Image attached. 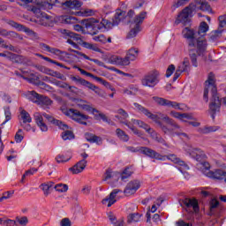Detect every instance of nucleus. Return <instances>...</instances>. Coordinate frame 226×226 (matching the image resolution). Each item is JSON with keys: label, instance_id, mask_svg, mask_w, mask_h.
Here are the masks:
<instances>
[{"label": "nucleus", "instance_id": "1", "mask_svg": "<svg viewBox=\"0 0 226 226\" xmlns=\"http://www.w3.org/2000/svg\"><path fill=\"white\" fill-rule=\"evenodd\" d=\"M209 31V25L202 21L200 24L199 29L185 27L182 31V34L187 45V50L192 66L199 65L197 64L198 56H204L207 52V39H206V33Z\"/></svg>", "mask_w": 226, "mask_h": 226}, {"label": "nucleus", "instance_id": "2", "mask_svg": "<svg viewBox=\"0 0 226 226\" xmlns=\"http://www.w3.org/2000/svg\"><path fill=\"white\" fill-rule=\"evenodd\" d=\"M134 110L139 112V114H144L147 116L148 119L154 121V123L157 124L159 128L163 132L165 135H170V137H185L188 139V134L183 132V129H181V125L177 124L174 119L169 117L168 116H163L160 113V116L162 121H165L166 124L160 121V117L158 115H154L149 111V109H146L144 106L134 102Z\"/></svg>", "mask_w": 226, "mask_h": 226}, {"label": "nucleus", "instance_id": "3", "mask_svg": "<svg viewBox=\"0 0 226 226\" xmlns=\"http://www.w3.org/2000/svg\"><path fill=\"white\" fill-rule=\"evenodd\" d=\"M216 79L213 72L208 74L207 79L205 81V89L203 94V98L205 102H209V89L212 93V99L209 105V110L211 113L212 119H215V114L220 112V107H222V102L220 101V96H218L216 89Z\"/></svg>", "mask_w": 226, "mask_h": 226}, {"label": "nucleus", "instance_id": "4", "mask_svg": "<svg viewBox=\"0 0 226 226\" xmlns=\"http://www.w3.org/2000/svg\"><path fill=\"white\" fill-rule=\"evenodd\" d=\"M141 154H145V156H148V158H153L154 160H160L161 162H165L167 160H170L173 163H177L178 165V170L184 174L185 177H190V175L186 170H190V167L185 161H182L176 154L170 155H162L160 153L146 147H141Z\"/></svg>", "mask_w": 226, "mask_h": 226}, {"label": "nucleus", "instance_id": "5", "mask_svg": "<svg viewBox=\"0 0 226 226\" xmlns=\"http://www.w3.org/2000/svg\"><path fill=\"white\" fill-rule=\"evenodd\" d=\"M34 117L37 126H39L40 130L42 132H48L49 130V126H47V124H45L43 121V117H45V119H47L49 123H52V124L58 126L60 130H68V124L61 122V120L54 118V117L49 114L36 112L34 114Z\"/></svg>", "mask_w": 226, "mask_h": 226}, {"label": "nucleus", "instance_id": "6", "mask_svg": "<svg viewBox=\"0 0 226 226\" xmlns=\"http://www.w3.org/2000/svg\"><path fill=\"white\" fill-rule=\"evenodd\" d=\"M82 26L80 25H74L73 29L74 31H78V33H86L88 31L90 34H96L98 33V30L102 29L103 27V24L99 23L96 19H83L81 21Z\"/></svg>", "mask_w": 226, "mask_h": 226}, {"label": "nucleus", "instance_id": "7", "mask_svg": "<svg viewBox=\"0 0 226 226\" xmlns=\"http://www.w3.org/2000/svg\"><path fill=\"white\" fill-rule=\"evenodd\" d=\"M139 57V49L132 48L128 50L125 57L113 56L109 58V64H116L117 66H128L130 61H135Z\"/></svg>", "mask_w": 226, "mask_h": 226}, {"label": "nucleus", "instance_id": "8", "mask_svg": "<svg viewBox=\"0 0 226 226\" xmlns=\"http://www.w3.org/2000/svg\"><path fill=\"white\" fill-rule=\"evenodd\" d=\"M26 96L30 102L36 103V105H39V107L42 109H47L49 106L52 105V100H50V98L41 95L35 91H28Z\"/></svg>", "mask_w": 226, "mask_h": 226}, {"label": "nucleus", "instance_id": "9", "mask_svg": "<svg viewBox=\"0 0 226 226\" xmlns=\"http://www.w3.org/2000/svg\"><path fill=\"white\" fill-rule=\"evenodd\" d=\"M193 11H195V6L191 4L189 6L182 10V11L177 15L175 24H190L191 19L193 17Z\"/></svg>", "mask_w": 226, "mask_h": 226}, {"label": "nucleus", "instance_id": "10", "mask_svg": "<svg viewBox=\"0 0 226 226\" xmlns=\"http://www.w3.org/2000/svg\"><path fill=\"white\" fill-rule=\"evenodd\" d=\"M65 116H69L74 121H77V123H79V124H87L86 121L89 119V117L80 113V111L73 109H67L64 112Z\"/></svg>", "mask_w": 226, "mask_h": 226}, {"label": "nucleus", "instance_id": "11", "mask_svg": "<svg viewBox=\"0 0 226 226\" xmlns=\"http://www.w3.org/2000/svg\"><path fill=\"white\" fill-rule=\"evenodd\" d=\"M158 82H160V79L158 78V72L156 71L147 74L141 79V84L145 87H154Z\"/></svg>", "mask_w": 226, "mask_h": 226}, {"label": "nucleus", "instance_id": "12", "mask_svg": "<svg viewBox=\"0 0 226 226\" xmlns=\"http://www.w3.org/2000/svg\"><path fill=\"white\" fill-rule=\"evenodd\" d=\"M62 34H64L68 37L67 43L69 45H72L73 49H79V44L82 41V39L80 38V35L78 34H75L73 32H70L69 30L63 29L61 31Z\"/></svg>", "mask_w": 226, "mask_h": 226}, {"label": "nucleus", "instance_id": "13", "mask_svg": "<svg viewBox=\"0 0 226 226\" xmlns=\"http://www.w3.org/2000/svg\"><path fill=\"white\" fill-rule=\"evenodd\" d=\"M82 160L79 161L77 164H75L73 167L70 168L69 170L72 172V174H80L86 169L87 165V161L86 159L89 156L87 153L81 154Z\"/></svg>", "mask_w": 226, "mask_h": 226}, {"label": "nucleus", "instance_id": "14", "mask_svg": "<svg viewBox=\"0 0 226 226\" xmlns=\"http://www.w3.org/2000/svg\"><path fill=\"white\" fill-rule=\"evenodd\" d=\"M60 4H62L64 10H79L82 7V2L79 0H56Z\"/></svg>", "mask_w": 226, "mask_h": 226}, {"label": "nucleus", "instance_id": "15", "mask_svg": "<svg viewBox=\"0 0 226 226\" xmlns=\"http://www.w3.org/2000/svg\"><path fill=\"white\" fill-rule=\"evenodd\" d=\"M205 175L207 176V177H210L211 179H216L217 181H222L226 177V171L220 169H217L215 171L211 170H207L205 171Z\"/></svg>", "mask_w": 226, "mask_h": 226}, {"label": "nucleus", "instance_id": "16", "mask_svg": "<svg viewBox=\"0 0 226 226\" xmlns=\"http://www.w3.org/2000/svg\"><path fill=\"white\" fill-rule=\"evenodd\" d=\"M190 71V62L185 59L183 63L179 64L173 77V82H176L181 77V73Z\"/></svg>", "mask_w": 226, "mask_h": 226}, {"label": "nucleus", "instance_id": "17", "mask_svg": "<svg viewBox=\"0 0 226 226\" xmlns=\"http://www.w3.org/2000/svg\"><path fill=\"white\" fill-rule=\"evenodd\" d=\"M154 100L155 103L162 105V107H172V109H177L178 110H181V104L176 102H172L162 97H154Z\"/></svg>", "mask_w": 226, "mask_h": 226}, {"label": "nucleus", "instance_id": "18", "mask_svg": "<svg viewBox=\"0 0 226 226\" xmlns=\"http://www.w3.org/2000/svg\"><path fill=\"white\" fill-rule=\"evenodd\" d=\"M71 80H72V82H76V84H79L80 86H84L85 87L91 89V91H96V89H98V87L80 78V76H71Z\"/></svg>", "mask_w": 226, "mask_h": 226}, {"label": "nucleus", "instance_id": "19", "mask_svg": "<svg viewBox=\"0 0 226 226\" xmlns=\"http://www.w3.org/2000/svg\"><path fill=\"white\" fill-rule=\"evenodd\" d=\"M117 193H121V190L119 189L113 190L108 197L102 200V203L103 204V206H107L108 207H110L111 206H113V204H116V202H117V200H116Z\"/></svg>", "mask_w": 226, "mask_h": 226}, {"label": "nucleus", "instance_id": "20", "mask_svg": "<svg viewBox=\"0 0 226 226\" xmlns=\"http://www.w3.org/2000/svg\"><path fill=\"white\" fill-rule=\"evenodd\" d=\"M139 188L140 182H139V180H133L127 184L124 193H125V195H133V193H135V192H137V190H139Z\"/></svg>", "mask_w": 226, "mask_h": 226}, {"label": "nucleus", "instance_id": "21", "mask_svg": "<svg viewBox=\"0 0 226 226\" xmlns=\"http://www.w3.org/2000/svg\"><path fill=\"white\" fill-rule=\"evenodd\" d=\"M189 154L197 162H202V160H206V158H207L206 153H204V151L200 148H191L189 150Z\"/></svg>", "mask_w": 226, "mask_h": 226}, {"label": "nucleus", "instance_id": "22", "mask_svg": "<svg viewBox=\"0 0 226 226\" xmlns=\"http://www.w3.org/2000/svg\"><path fill=\"white\" fill-rule=\"evenodd\" d=\"M183 204L187 209L192 208L193 213H199V201L195 198H185Z\"/></svg>", "mask_w": 226, "mask_h": 226}, {"label": "nucleus", "instance_id": "23", "mask_svg": "<svg viewBox=\"0 0 226 226\" xmlns=\"http://www.w3.org/2000/svg\"><path fill=\"white\" fill-rule=\"evenodd\" d=\"M2 20L5 22V24H8V26H11V27L17 29V31H24V33H31V29L26 27L24 25L15 22L14 20L4 19V18L2 19Z\"/></svg>", "mask_w": 226, "mask_h": 226}, {"label": "nucleus", "instance_id": "24", "mask_svg": "<svg viewBox=\"0 0 226 226\" xmlns=\"http://www.w3.org/2000/svg\"><path fill=\"white\" fill-rule=\"evenodd\" d=\"M76 105L79 107V109H82L83 110H87V112H91L92 114H94V112H98V109L91 107L89 104H87V102L78 99L76 101Z\"/></svg>", "mask_w": 226, "mask_h": 226}, {"label": "nucleus", "instance_id": "25", "mask_svg": "<svg viewBox=\"0 0 226 226\" xmlns=\"http://www.w3.org/2000/svg\"><path fill=\"white\" fill-rule=\"evenodd\" d=\"M194 10L200 8L202 11H211V5L206 0H195Z\"/></svg>", "mask_w": 226, "mask_h": 226}, {"label": "nucleus", "instance_id": "26", "mask_svg": "<svg viewBox=\"0 0 226 226\" xmlns=\"http://www.w3.org/2000/svg\"><path fill=\"white\" fill-rule=\"evenodd\" d=\"M147 17V11H141L139 14L136 15L133 21H132V26H136L138 27H140L142 26V23L144 20H146V18Z\"/></svg>", "mask_w": 226, "mask_h": 226}, {"label": "nucleus", "instance_id": "27", "mask_svg": "<svg viewBox=\"0 0 226 226\" xmlns=\"http://www.w3.org/2000/svg\"><path fill=\"white\" fill-rule=\"evenodd\" d=\"M54 22V19L51 16H49L47 13H41L39 23L41 26H50Z\"/></svg>", "mask_w": 226, "mask_h": 226}, {"label": "nucleus", "instance_id": "28", "mask_svg": "<svg viewBox=\"0 0 226 226\" xmlns=\"http://www.w3.org/2000/svg\"><path fill=\"white\" fill-rule=\"evenodd\" d=\"M40 48L42 50H45L46 52H50L51 54H55V56H61V54H63V51H61V49H57L56 48H51L50 46H49L45 43H41Z\"/></svg>", "mask_w": 226, "mask_h": 226}, {"label": "nucleus", "instance_id": "29", "mask_svg": "<svg viewBox=\"0 0 226 226\" xmlns=\"http://www.w3.org/2000/svg\"><path fill=\"white\" fill-rule=\"evenodd\" d=\"M85 139L87 140V142H91L92 144H98V146L102 145V138L98 137L94 134L87 132L85 134Z\"/></svg>", "mask_w": 226, "mask_h": 226}, {"label": "nucleus", "instance_id": "30", "mask_svg": "<svg viewBox=\"0 0 226 226\" xmlns=\"http://www.w3.org/2000/svg\"><path fill=\"white\" fill-rule=\"evenodd\" d=\"M124 15H125L124 11L121 10H117L113 18L112 26H119V22H121V20L124 19Z\"/></svg>", "mask_w": 226, "mask_h": 226}, {"label": "nucleus", "instance_id": "31", "mask_svg": "<svg viewBox=\"0 0 226 226\" xmlns=\"http://www.w3.org/2000/svg\"><path fill=\"white\" fill-rule=\"evenodd\" d=\"M12 60L14 63H18V64H29L30 63V60L27 57L20 55H13Z\"/></svg>", "mask_w": 226, "mask_h": 226}, {"label": "nucleus", "instance_id": "32", "mask_svg": "<svg viewBox=\"0 0 226 226\" xmlns=\"http://www.w3.org/2000/svg\"><path fill=\"white\" fill-rule=\"evenodd\" d=\"M116 134L119 140H122V142H128V140H130V136L120 128L116 130Z\"/></svg>", "mask_w": 226, "mask_h": 226}, {"label": "nucleus", "instance_id": "33", "mask_svg": "<svg viewBox=\"0 0 226 226\" xmlns=\"http://www.w3.org/2000/svg\"><path fill=\"white\" fill-rule=\"evenodd\" d=\"M40 70H41V72H43L47 75H50L51 77H56V79H63V77H64L63 74H61L58 72L52 71V70L47 69L45 67H41Z\"/></svg>", "mask_w": 226, "mask_h": 226}, {"label": "nucleus", "instance_id": "34", "mask_svg": "<svg viewBox=\"0 0 226 226\" xmlns=\"http://www.w3.org/2000/svg\"><path fill=\"white\" fill-rule=\"evenodd\" d=\"M170 116L176 119H180V121H183V119H192V115L187 113L181 114L179 112L170 111Z\"/></svg>", "mask_w": 226, "mask_h": 226}, {"label": "nucleus", "instance_id": "35", "mask_svg": "<svg viewBox=\"0 0 226 226\" xmlns=\"http://www.w3.org/2000/svg\"><path fill=\"white\" fill-rule=\"evenodd\" d=\"M131 27H132V29L127 34V38L129 40L132 38H135V36H137L141 31L140 27L137 26L135 25H131Z\"/></svg>", "mask_w": 226, "mask_h": 226}, {"label": "nucleus", "instance_id": "36", "mask_svg": "<svg viewBox=\"0 0 226 226\" xmlns=\"http://www.w3.org/2000/svg\"><path fill=\"white\" fill-rule=\"evenodd\" d=\"M77 17H91L94 15V11L91 9H84L74 13Z\"/></svg>", "mask_w": 226, "mask_h": 226}, {"label": "nucleus", "instance_id": "37", "mask_svg": "<svg viewBox=\"0 0 226 226\" xmlns=\"http://www.w3.org/2000/svg\"><path fill=\"white\" fill-rule=\"evenodd\" d=\"M41 190L44 192V195H49L50 193V191L52 188H54V183L53 182H48L41 185Z\"/></svg>", "mask_w": 226, "mask_h": 226}, {"label": "nucleus", "instance_id": "38", "mask_svg": "<svg viewBox=\"0 0 226 226\" xmlns=\"http://www.w3.org/2000/svg\"><path fill=\"white\" fill-rule=\"evenodd\" d=\"M117 113L119 115H117L115 117L118 119V121H124L125 119H128V117H130V115H128V112H126V110H124V109H117ZM119 116H121L122 117Z\"/></svg>", "mask_w": 226, "mask_h": 226}, {"label": "nucleus", "instance_id": "39", "mask_svg": "<svg viewBox=\"0 0 226 226\" xmlns=\"http://www.w3.org/2000/svg\"><path fill=\"white\" fill-rule=\"evenodd\" d=\"M20 117L23 121V124H26V123H31L33 121V118H31V115L26 109H22L20 112Z\"/></svg>", "mask_w": 226, "mask_h": 226}, {"label": "nucleus", "instance_id": "40", "mask_svg": "<svg viewBox=\"0 0 226 226\" xmlns=\"http://www.w3.org/2000/svg\"><path fill=\"white\" fill-rule=\"evenodd\" d=\"M132 174H133V169H132V167L125 168L121 174L122 181H124V179H128V177H130Z\"/></svg>", "mask_w": 226, "mask_h": 226}, {"label": "nucleus", "instance_id": "41", "mask_svg": "<svg viewBox=\"0 0 226 226\" xmlns=\"http://www.w3.org/2000/svg\"><path fill=\"white\" fill-rule=\"evenodd\" d=\"M140 216H142V215H141L140 214H139V213L130 214V215H128L127 222H128L129 223H133V222H139Z\"/></svg>", "mask_w": 226, "mask_h": 226}, {"label": "nucleus", "instance_id": "42", "mask_svg": "<svg viewBox=\"0 0 226 226\" xmlns=\"http://www.w3.org/2000/svg\"><path fill=\"white\" fill-rule=\"evenodd\" d=\"M222 33H223V29L222 28H218L217 30L211 32L210 40H212V41H215V40H218V38L222 36Z\"/></svg>", "mask_w": 226, "mask_h": 226}, {"label": "nucleus", "instance_id": "43", "mask_svg": "<svg viewBox=\"0 0 226 226\" xmlns=\"http://www.w3.org/2000/svg\"><path fill=\"white\" fill-rule=\"evenodd\" d=\"M29 223L27 216L16 217V225L26 226Z\"/></svg>", "mask_w": 226, "mask_h": 226}, {"label": "nucleus", "instance_id": "44", "mask_svg": "<svg viewBox=\"0 0 226 226\" xmlns=\"http://www.w3.org/2000/svg\"><path fill=\"white\" fill-rule=\"evenodd\" d=\"M62 22L64 24H77V18L73 16H63Z\"/></svg>", "mask_w": 226, "mask_h": 226}, {"label": "nucleus", "instance_id": "45", "mask_svg": "<svg viewBox=\"0 0 226 226\" xmlns=\"http://www.w3.org/2000/svg\"><path fill=\"white\" fill-rule=\"evenodd\" d=\"M37 56H39V57H41V59H44V61H47L48 63H51L52 64H56V66H60V68H66V66H64L63 64L59 62H56V60H52L48 56H44L43 55H37Z\"/></svg>", "mask_w": 226, "mask_h": 226}, {"label": "nucleus", "instance_id": "46", "mask_svg": "<svg viewBox=\"0 0 226 226\" xmlns=\"http://www.w3.org/2000/svg\"><path fill=\"white\" fill-rule=\"evenodd\" d=\"M4 110L5 120L2 123V125L6 124L8 121H11V110L10 109V107L4 108Z\"/></svg>", "mask_w": 226, "mask_h": 226}, {"label": "nucleus", "instance_id": "47", "mask_svg": "<svg viewBox=\"0 0 226 226\" xmlns=\"http://www.w3.org/2000/svg\"><path fill=\"white\" fill-rule=\"evenodd\" d=\"M53 188H55L56 192H59L60 193L68 192V185L65 184H58V185L53 186Z\"/></svg>", "mask_w": 226, "mask_h": 226}, {"label": "nucleus", "instance_id": "48", "mask_svg": "<svg viewBox=\"0 0 226 226\" xmlns=\"http://www.w3.org/2000/svg\"><path fill=\"white\" fill-rule=\"evenodd\" d=\"M6 38H8L9 40H22V36H20V34H19L17 32H13V31H9L7 33V36Z\"/></svg>", "mask_w": 226, "mask_h": 226}, {"label": "nucleus", "instance_id": "49", "mask_svg": "<svg viewBox=\"0 0 226 226\" xmlns=\"http://www.w3.org/2000/svg\"><path fill=\"white\" fill-rule=\"evenodd\" d=\"M92 114L94 116L95 119H102L104 123H109V118L107 117V116L103 113H100V110H98V112H94Z\"/></svg>", "mask_w": 226, "mask_h": 226}, {"label": "nucleus", "instance_id": "50", "mask_svg": "<svg viewBox=\"0 0 226 226\" xmlns=\"http://www.w3.org/2000/svg\"><path fill=\"white\" fill-rule=\"evenodd\" d=\"M74 135L72 131H65L62 133V139L63 140H72L73 139Z\"/></svg>", "mask_w": 226, "mask_h": 226}, {"label": "nucleus", "instance_id": "51", "mask_svg": "<svg viewBox=\"0 0 226 226\" xmlns=\"http://www.w3.org/2000/svg\"><path fill=\"white\" fill-rule=\"evenodd\" d=\"M72 157H66L64 154H58L56 157V161L57 163H65V162H70Z\"/></svg>", "mask_w": 226, "mask_h": 226}, {"label": "nucleus", "instance_id": "52", "mask_svg": "<svg viewBox=\"0 0 226 226\" xmlns=\"http://www.w3.org/2000/svg\"><path fill=\"white\" fill-rule=\"evenodd\" d=\"M219 29H223L226 27V15L219 16Z\"/></svg>", "mask_w": 226, "mask_h": 226}, {"label": "nucleus", "instance_id": "53", "mask_svg": "<svg viewBox=\"0 0 226 226\" xmlns=\"http://www.w3.org/2000/svg\"><path fill=\"white\" fill-rule=\"evenodd\" d=\"M143 130H146L147 133H149L152 137H154L156 135V132L146 123L141 126Z\"/></svg>", "mask_w": 226, "mask_h": 226}, {"label": "nucleus", "instance_id": "54", "mask_svg": "<svg viewBox=\"0 0 226 226\" xmlns=\"http://www.w3.org/2000/svg\"><path fill=\"white\" fill-rule=\"evenodd\" d=\"M94 41H100L101 43H107V37L103 34L94 36Z\"/></svg>", "mask_w": 226, "mask_h": 226}, {"label": "nucleus", "instance_id": "55", "mask_svg": "<svg viewBox=\"0 0 226 226\" xmlns=\"http://www.w3.org/2000/svg\"><path fill=\"white\" fill-rule=\"evenodd\" d=\"M176 72V66L174 64L169 65L167 71H166V77L169 79V77L172 76V73Z\"/></svg>", "mask_w": 226, "mask_h": 226}, {"label": "nucleus", "instance_id": "56", "mask_svg": "<svg viewBox=\"0 0 226 226\" xmlns=\"http://www.w3.org/2000/svg\"><path fill=\"white\" fill-rule=\"evenodd\" d=\"M94 80H96L97 82H100L101 84H102V86H105V87L107 88L110 87V83H109V81H106L98 76H95Z\"/></svg>", "mask_w": 226, "mask_h": 226}, {"label": "nucleus", "instance_id": "57", "mask_svg": "<svg viewBox=\"0 0 226 226\" xmlns=\"http://www.w3.org/2000/svg\"><path fill=\"white\" fill-rule=\"evenodd\" d=\"M219 127L218 126H209V127H205L203 130V133H211L213 132H218Z\"/></svg>", "mask_w": 226, "mask_h": 226}, {"label": "nucleus", "instance_id": "58", "mask_svg": "<svg viewBox=\"0 0 226 226\" xmlns=\"http://www.w3.org/2000/svg\"><path fill=\"white\" fill-rule=\"evenodd\" d=\"M31 11H33V13H34L35 15H37V17H41V9H40V7L38 5L33 6L31 8Z\"/></svg>", "mask_w": 226, "mask_h": 226}, {"label": "nucleus", "instance_id": "59", "mask_svg": "<svg viewBox=\"0 0 226 226\" xmlns=\"http://www.w3.org/2000/svg\"><path fill=\"white\" fill-rule=\"evenodd\" d=\"M114 172H112V170H108L105 174H104V181H109V179H112V177H114Z\"/></svg>", "mask_w": 226, "mask_h": 226}, {"label": "nucleus", "instance_id": "60", "mask_svg": "<svg viewBox=\"0 0 226 226\" xmlns=\"http://www.w3.org/2000/svg\"><path fill=\"white\" fill-rule=\"evenodd\" d=\"M91 185H87L81 189V193H83V195H89L91 193Z\"/></svg>", "mask_w": 226, "mask_h": 226}, {"label": "nucleus", "instance_id": "61", "mask_svg": "<svg viewBox=\"0 0 226 226\" xmlns=\"http://www.w3.org/2000/svg\"><path fill=\"white\" fill-rule=\"evenodd\" d=\"M107 216L109 220V222L114 225V223L117 222V218H116V215L112 212H109L107 214Z\"/></svg>", "mask_w": 226, "mask_h": 226}, {"label": "nucleus", "instance_id": "62", "mask_svg": "<svg viewBox=\"0 0 226 226\" xmlns=\"http://www.w3.org/2000/svg\"><path fill=\"white\" fill-rule=\"evenodd\" d=\"M4 226H15L17 225V221L15 220H11V219H6L4 220Z\"/></svg>", "mask_w": 226, "mask_h": 226}, {"label": "nucleus", "instance_id": "63", "mask_svg": "<svg viewBox=\"0 0 226 226\" xmlns=\"http://www.w3.org/2000/svg\"><path fill=\"white\" fill-rule=\"evenodd\" d=\"M60 226H72V221L65 217L60 221Z\"/></svg>", "mask_w": 226, "mask_h": 226}, {"label": "nucleus", "instance_id": "64", "mask_svg": "<svg viewBox=\"0 0 226 226\" xmlns=\"http://www.w3.org/2000/svg\"><path fill=\"white\" fill-rule=\"evenodd\" d=\"M176 226H192V223H187L186 222H185L184 220H178L177 222H176Z\"/></svg>", "mask_w": 226, "mask_h": 226}]
</instances>
